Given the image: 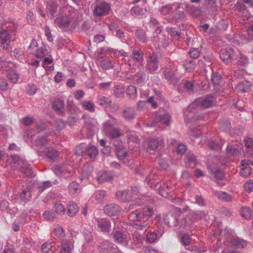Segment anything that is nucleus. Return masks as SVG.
Listing matches in <instances>:
<instances>
[{
  "mask_svg": "<svg viewBox=\"0 0 253 253\" xmlns=\"http://www.w3.org/2000/svg\"><path fill=\"white\" fill-rule=\"evenodd\" d=\"M13 52L14 57L17 59H23L25 57L24 51L22 48H16Z\"/></svg>",
  "mask_w": 253,
  "mask_h": 253,
  "instance_id": "52",
  "label": "nucleus"
},
{
  "mask_svg": "<svg viewBox=\"0 0 253 253\" xmlns=\"http://www.w3.org/2000/svg\"><path fill=\"white\" fill-rule=\"evenodd\" d=\"M98 227L101 232H109L111 230L110 221L108 218H100L96 220Z\"/></svg>",
  "mask_w": 253,
  "mask_h": 253,
  "instance_id": "11",
  "label": "nucleus"
},
{
  "mask_svg": "<svg viewBox=\"0 0 253 253\" xmlns=\"http://www.w3.org/2000/svg\"><path fill=\"white\" fill-rule=\"evenodd\" d=\"M183 66L186 71L191 72L195 69L196 64L193 60H185L184 61Z\"/></svg>",
  "mask_w": 253,
  "mask_h": 253,
  "instance_id": "43",
  "label": "nucleus"
},
{
  "mask_svg": "<svg viewBox=\"0 0 253 253\" xmlns=\"http://www.w3.org/2000/svg\"><path fill=\"white\" fill-rule=\"evenodd\" d=\"M68 191L70 195H76L81 192V187L79 183L72 181L68 186Z\"/></svg>",
  "mask_w": 253,
  "mask_h": 253,
  "instance_id": "27",
  "label": "nucleus"
},
{
  "mask_svg": "<svg viewBox=\"0 0 253 253\" xmlns=\"http://www.w3.org/2000/svg\"><path fill=\"white\" fill-rule=\"evenodd\" d=\"M113 244L109 241L105 240L101 243L98 247L100 253H107L110 252Z\"/></svg>",
  "mask_w": 253,
  "mask_h": 253,
  "instance_id": "23",
  "label": "nucleus"
},
{
  "mask_svg": "<svg viewBox=\"0 0 253 253\" xmlns=\"http://www.w3.org/2000/svg\"><path fill=\"white\" fill-rule=\"evenodd\" d=\"M116 196L118 200L123 202H130L132 200L131 193L128 190L118 191L116 192Z\"/></svg>",
  "mask_w": 253,
  "mask_h": 253,
  "instance_id": "13",
  "label": "nucleus"
},
{
  "mask_svg": "<svg viewBox=\"0 0 253 253\" xmlns=\"http://www.w3.org/2000/svg\"><path fill=\"white\" fill-rule=\"evenodd\" d=\"M57 4L55 0H50L47 2L46 12L49 13L52 18L56 12Z\"/></svg>",
  "mask_w": 253,
  "mask_h": 253,
  "instance_id": "30",
  "label": "nucleus"
},
{
  "mask_svg": "<svg viewBox=\"0 0 253 253\" xmlns=\"http://www.w3.org/2000/svg\"><path fill=\"white\" fill-rule=\"evenodd\" d=\"M31 191L28 188L24 189L19 194L20 199L25 202L29 201L31 198Z\"/></svg>",
  "mask_w": 253,
  "mask_h": 253,
  "instance_id": "42",
  "label": "nucleus"
},
{
  "mask_svg": "<svg viewBox=\"0 0 253 253\" xmlns=\"http://www.w3.org/2000/svg\"><path fill=\"white\" fill-rule=\"evenodd\" d=\"M83 108L91 112H94L95 111V105L90 101H84L81 102Z\"/></svg>",
  "mask_w": 253,
  "mask_h": 253,
  "instance_id": "48",
  "label": "nucleus"
},
{
  "mask_svg": "<svg viewBox=\"0 0 253 253\" xmlns=\"http://www.w3.org/2000/svg\"><path fill=\"white\" fill-rule=\"evenodd\" d=\"M83 233L86 243L90 246H93L95 244V242L93 239V233H92V229L88 226L84 227L83 230Z\"/></svg>",
  "mask_w": 253,
  "mask_h": 253,
  "instance_id": "14",
  "label": "nucleus"
},
{
  "mask_svg": "<svg viewBox=\"0 0 253 253\" xmlns=\"http://www.w3.org/2000/svg\"><path fill=\"white\" fill-rule=\"evenodd\" d=\"M136 88L133 85H129L126 90V94L129 98H133L136 96Z\"/></svg>",
  "mask_w": 253,
  "mask_h": 253,
  "instance_id": "57",
  "label": "nucleus"
},
{
  "mask_svg": "<svg viewBox=\"0 0 253 253\" xmlns=\"http://www.w3.org/2000/svg\"><path fill=\"white\" fill-rule=\"evenodd\" d=\"M46 149L45 154L48 159L53 160L58 157V152L55 149L53 148H47Z\"/></svg>",
  "mask_w": 253,
  "mask_h": 253,
  "instance_id": "47",
  "label": "nucleus"
},
{
  "mask_svg": "<svg viewBox=\"0 0 253 253\" xmlns=\"http://www.w3.org/2000/svg\"><path fill=\"white\" fill-rule=\"evenodd\" d=\"M237 60V63L238 65L245 66L248 63V59L242 54H240V56L235 57Z\"/></svg>",
  "mask_w": 253,
  "mask_h": 253,
  "instance_id": "54",
  "label": "nucleus"
},
{
  "mask_svg": "<svg viewBox=\"0 0 253 253\" xmlns=\"http://www.w3.org/2000/svg\"><path fill=\"white\" fill-rule=\"evenodd\" d=\"M9 29L1 30L0 32V47L4 50H7L9 47L11 41V37L9 34Z\"/></svg>",
  "mask_w": 253,
  "mask_h": 253,
  "instance_id": "2",
  "label": "nucleus"
},
{
  "mask_svg": "<svg viewBox=\"0 0 253 253\" xmlns=\"http://www.w3.org/2000/svg\"><path fill=\"white\" fill-rule=\"evenodd\" d=\"M38 58H43L47 54V50L45 46H42L38 48L34 54Z\"/></svg>",
  "mask_w": 253,
  "mask_h": 253,
  "instance_id": "55",
  "label": "nucleus"
},
{
  "mask_svg": "<svg viewBox=\"0 0 253 253\" xmlns=\"http://www.w3.org/2000/svg\"><path fill=\"white\" fill-rule=\"evenodd\" d=\"M192 216V220L195 222L199 220H207L208 212L204 211H195L190 214Z\"/></svg>",
  "mask_w": 253,
  "mask_h": 253,
  "instance_id": "17",
  "label": "nucleus"
},
{
  "mask_svg": "<svg viewBox=\"0 0 253 253\" xmlns=\"http://www.w3.org/2000/svg\"><path fill=\"white\" fill-rule=\"evenodd\" d=\"M135 35L140 42L142 43L147 42L148 38L144 30L142 29H137L135 32Z\"/></svg>",
  "mask_w": 253,
  "mask_h": 253,
  "instance_id": "31",
  "label": "nucleus"
},
{
  "mask_svg": "<svg viewBox=\"0 0 253 253\" xmlns=\"http://www.w3.org/2000/svg\"><path fill=\"white\" fill-rule=\"evenodd\" d=\"M195 222L192 220V216L190 214L183 219L182 221L180 222L179 225L183 228L188 229L191 228L192 227L193 224Z\"/></svg>",
  "mask_w": 253,
  "mask_h": 253,
  "instance_id": "34",
  "label": "nucleus"
},
{
  "mask_svg": "<svg viewBox=\"0 0 253 253\" xmlns=\"http://www.w3.org/2000/svg\"><path fill=\"white\" fill-rule=\"evenodd\" d=\"M117 157L120 160H124L127 154V150L122 144L115 145Z\"/></svg>",
  "mask_w": 253,
  "mask_h": 253,
  "instance_id": "22",
  "label": "nucleus"
},
{
  "mask_svg": "<svg viewBox=\"0 0 253 253\" xmlns=\"http://www.w3.org/2000/svg\"><path fill=\"white\" fill-rule=\"evenodd\" d=\"M113 175L106 171H100L98 174L97 180L99 183H103L106 182L113 180Z\"/></svg>",
  "mask_w": 253,
  "mask_h": 253,
  "instance_id": "18",
  "label": "nucleus"
},
{
  "mask_svg": "<svg viewBox=\"0 0 253 253\" xmlns=\"http://www.w3.org/2000/svg\"><path fill=\"white\" fill-rule=\"evenodd\" d=\"M240 214L241 216L247 219H250L252 217L253 211L248 207H243L240 210Z\"/></svg>",
  "mask_w": 253,
  "mask_h": 253,
  "instance_id": "41",
  "label": "nucleus"
},
{
  "mask_svg": "<svg viewBox=\"0 0 253 253\" xmlns=\"http://www.w3.org/2000/svg\"><path fill=\"white\" fill-rule=\"evenodd\" d=\"M167 31L173 39H178L181 35V33L176 31L175 28L168 27L167 28Z\"/></svg>",
  "mask_w": 253,
  "mask_h": 253,
  "instance_id": "50",
  "label": "nucleus"
},
{
  "mask_svg": "<svg viewBox=\"0 0 253 253\" xmlns=\"http://www.w3.org/2000/svg\"><path fill=\"white\" fill-rule=\"evenodd\" d=\"M113 239L115 242L118 244H121L123 246L126 247L130 240V237L126 233L116 231L113 234Z\"/></svg>",
  "mask_w": 253,
  "mask_h": 253,
  "instance_id": "3",
  "label": "nucleus"
},
{
  "mask_svg": "<svg viewBox=\"0 0 253 253\" xmlns=\"http://www.w3.org/2000/svg\"><path fill=\"white\" fill-rule=\"evenodd\" d=\"M67 213L69 216H75L79 211V208L78 206L73 202L69 203L66 207Z\"/></svg>",
  "mask_w": 253,
  "mask_h": 253,
  "instance_id": "21",
  "label": "nucleus"
},
{
  "mask_svg": "<svg viewBox=\"0 0 253 253\" xmlns=\"http://www.w3.org/2000/svg\"><path fill=\"white\" fill-rule=\"evenodd\" d=\"M123 117L127 121L133 120L135 117V111L133 108L129 107L125 108L122 112Z\"/></svg>",
  "mask_w": 253,
  "mask_h": 253,
  "instance_id": "28",
  "label": "nucleus"
},
{
  "mask_svg": "<svg viewBox=\"0 0 253 253\" xmlns=\"http://www.w3.org/2000/svg\"><path fill=\"white\" fill-rule=\"evenodd\" d=\"M219 128L223 131H228L230 129L231 124L227 119H222L219 122Z\"/></svg>",
  "mask_w": 253,
  "mask_h": 253,
  "instance_id": "46",
  "label": "nucleus"
},
{
  "mask_svg": "<svg viewBox=\"0 0 253 253\" xmlns=\"http://www.w3.org/2000/svg\"><path fill=\"white\" fill-rule=\"evenodd\" d=\"M110 9V5L106 2L97 3L94 8L93 14L96 16H104L108 14Z\"/></svg>",
  "mask_w": 253,
  "mask_h": 253,
  "instance_id": "4",
  "label": "nucleus"
},
{
  "mask_svg": "<svg viewBox=\"0 0 253 253\" xmlns=\"http://www.w3.org/2000/svg\"><path fill=\"white\" fill-rule=\"evenodd\" d=\"M159 145V141L157 139L153 138L149 141L148 148L150 150H155L158 148Z\"/></svg>",
  "mask_w": 253,
  "mask_h": 253,
  "instance_id": "56",
  "label": "nucleus"
},
{
  "mask_svg": "<svg viewBox=\"0 0 253 253\" xmlns=\"http://www.w3.org/2000/svg\"><path fill=\"white\" fill-rule=\"evenodd\" d=\"M7 77L10 82L15 84L16 83L18 80L19 78V74L16 71L12 70L9 71L7 73Z\"/></svg>",
  "mask_w": 253,
  "mask_h": 253,
  "instance_id": "45",
  "label": "nucleus"
},
{
  "mask_svg": "<svg viewBox=\"0 0 253 253\" xmlns=\"http://www.w3.org/2000/svg\"><path fill=\"white\" fill-rule=\"evenodd\" d=\"M128 218L132 221H141L142 219L141 213L138 210L133 211L129 214Z\"/></svg>",
  "mask_w": 253,
  "mask_h": 253,
  "instance_id": "44",
  "label": "nucleus"
},
{
  "mask_svg": "<svg viewBox=\"0 0 253 253\" xmlns=\"http://www.w3.org/2000/svg\"><path fill=\"white\" fill-rule=\"evenodd\" d=\"M242 149V145L237 142H233L228 144L226 151L228 155L231 156H238L240 153V151Z\"/></svg>",
  "mask_w": 253,
  "mask_h": 253,
  "instance_id": "9",
  "label": "nucleus"
},
{
  "mask_svg": "<svg viewBox=\"0 0 253 253\" xmlns=\"http://www.w3.org/2000/svg\"><path fill=\"white\" fill-rule=\"evenodd\" d=\"M252 84L249 81L245 80L240 82L237 85L235 89L238 93L248 92L251 90Z\"/></svg>",
  "mask_w": 253,
  "mask_h": 253,
  "instance_id": "12",
  "label": "nucleus"
},
{
  "mask_svg": "<svg viewBox=\"0 0 253 253\" xmlns=\"http://www.w3.org/2000/svg\"><path fill=\"white\" fill-rule=\"evenodd\" d=\"M164 231L163 230L158 231L156 232L155 231L153 232H149L146 235V240L148 242L153 243L156 242L163 234Z\"/></svg>",
  "mask_w": 253,
  "mask_h": 253,
  "instance_id": "19",
  "label": "nucleus"
},
{
  "mask_svg": "<svg viewBox=\"0 0 253 253\" xmlns=\"http://www.w3.org/2000/svg\"><path fill=\"white\" fill-rule=\"evenodd\" d=\"M130 13L133 16L141 18L147 14V10L146 8H142L138 5H136L131 8Z\"/></svg>",
  "mask_w": 253,
  "mask_h": 253,
  "instance_id": "16",
  "label": "nucleus"
},
{
  "mask_svg": "<svg viewBox=\"0 0 253 253\" xmlns=\"http://www.w3.org/2000/svg\"><path fill=\"white\" fill-rule=\"evenodd\" d=\"M52 108L56 111H61L64 108V101L60 99L56 100L53 104Z\"/></svg>",
  "mask_w": 253,
  "mask_h": 253,
  "instance_id": "51",
  "label": "nucleus"
},
{
  "mask_svg": "<svg viewBox=\"0 0 253 253\" xmlns=\"http://www.w3.org/2000/svg\"><path fill=\"white\" fill-rule=\"evenodd\" d=\"M170 116L168 114H165L164 115L157 116L155 119L156 123L160 122L162 124L169 125L170 122Z\"/></svg>",
  "mask_w": 253,
  "mask_h": 253,
  "instance_id": "38",
  "label": "nucleus"
},
{
  "mask_svg": "<svg viewBox=\"0 0 253 253\" xmlns=\"http://www.w3.org/2000/svg\"><path fill=\"white\" fill-rule=\"evenodd\" d=\"M214 194L218 199L225 202H230L233 200V197L231 195L225 192L215 191Z\"/></svg>",
  "mask_w": 253,
  "mask_h": 253,
  "instance_id": "36",
  "label": "nucleus"
},
{
  "mask_svg": "<svg viewBox=\"0 0 253 253\" xmlns=\"http://www.w3.org/2000/svg\"><path fill=\"white\" fill-rule=\"evenodd\" d=\"M8 161L13 167H17L20 164L21 162L24 164V160L22 159H21L19 156L16 155H11L9 158Z\"/></svg>",
  "mask_w": 253,
  "mask_h": 253,
  "instance_id": "33",
  "label": "nucleus"
},
{
  "mask_svg": "<svg viewBox=\"0 0 253 253\" xmlns=\"http://www.w3.org/2000/svg\"><path fill=\"white\" fill-rule=\"evenodd\" d=\"M185 162L190 167L194 168L197 164L196 156L193 153H188L185 158Z\"/></svg>",
  "mask_w": 253,
  "mask_h": 253,
  "instance_id": "37",
  "label": "nucleus"
},
{
  "mask_svg": "<svg viewBox=\"0 0 253 253\" xmlns=\"http://www.w3.org/2000/svg\"><path fill=\"white\" fill-rule=\"evenodd\" d=\"M245 152L250 156L253 157V139L250 138L245 140Z\"/></svg>",
  "mask_w": 253,
  "mask_h": 253,
  "instance_id": "35",
  "label": "nucleus"
},
{
  "mask_svg": "<svg viewBox=\"0 0 253 253\" xmlns=\"http://www.w3.org/2000/svg\"><path fill=\"white\" fill-rule=\"evenodd\" d=\"M54 233L55 235L58 238H63L65 236L64 230L61 226H57L54 229Z\"/></svg>",
  "mask_w": 253,
  "mask_h": 253,
  "instance_id": "62",
  "label": "nucleus"
},
{
  "mask_svg": "<svg viewBox=\"0 0 253 253\" xmlns=\"http://www.w3.org/2000/svg\"><path fill=\"white\" fill-rule=\"evenodd\" d=\"M215 98L211 96L208 95L205 98H200L196 99L194 104L203 108H209L214 104Z\"/></svg>",
  "mask_w": 253,
  "mask_h": 253,
  "instance_id": "5",
  "label": "nucleus"
},
{
  "mask_svg": "<svg viewBox=\"0 0 253 253\" xmlns=\"http://www.w3.org/2000/svg\"><path fill=\"white\" fill-rule=\"evenodd\" d=\"M55 245L53 242L47 241L44 243L42 246V251L43 253H48L52 249L53 245Z\"/></svg>",
  "mask_w": 253,
  "mask_h": 253,
  "instance_id": "60",
  "label": "nucleus"
},
{
  "mask_svg": "<svg viewBox=\"0 0 253 253\" xmlns=\"http://www.w3.org/2000/svg\"><path fill=\"white\" fill-rule=\"evenodd\" d=\"M53 170L56 175L64 176L65 178H68L73 174V171L67 170L65 166H55L53 168Z\"/></svg>",
  "mask_w": 253,
  "mask_h": 253,
  "instance_id": "10",
  "label": "nucleus"
},
{
  "mask_svg": "<svg viewBox=\"0 0 253 253\" xmlns=\"http://www.w3.org/2000/svg\"><path fill=\"white\" fill-rule=\"evenodd\" d=\"M105 196L106 192L105 191L103 190H97L94 193L95 199L98 203L101 202L102 201L103 199L105 197Z\"/></svg>",
  "mask_w": 253,
  "mask_h": 253,
  "instance_id": "63",
  "label": "nucleus"
},
{
  "mask_svg": "<svg viewBox=\"0 0 253 253\" xmlns=\"http://www.w3.org/2000/svg\"><path fill=\"white\" fill-rule=\"evenodd\" d=\"M236 55V51L231 47L223 48L220 51V57L226 64H232Z\"/></svg>",
  "mask_w": 253,
  "mask_h": 253,
  "instance_id": "1",
  "label": "nucleus"
},
{
  "mask_svg": "<svg viewBox=\"0 0 253 253\" xmlns=\"http://www.w3.org/2000/svg\"><path fill=\"white\" fill-rule=\"evenodd\" d=\"M85 148V152L90 158H94L98 153L96 147L89 144Z\"/></svg>",
  "mask_w": 253,
  "mask_h": 253,
  "instance_id": "29",
  "label": "nucleus"
},
{
  "mask_svg": "<svg viewBox=\"0 0 253 253\" xmlns=\"http://www.w3.org/2000/svg\"><path fill=\"white\" fill-rule=\"evenodd\" d=\"M179 219V213L177 212H169L165 218V222L169 227H173L180 223Z\"/></svg>",
  "mask_w": 253,
  "mask_h": 253,
  "instance_id": "6",
  "label": "nucleus"
},
{
  "mask_svg": "<svg viewBox=\"0 0 253 253\" xmlns=\"http://www.w3.org/2000/svg\"><path fill=\"white\" fill-rule=\"evenodd\" d=\"M135 171L136 173L140 174L141 175H145L147 174V177L145 178V181L148 184H151V180L153 179L155 176V174H148L151 171V169H146L144 168H135Z\"/></svg>",
  "mask_w": 253,
  "mask_h": 253,
  "instance_id": "15",
  "label": "nucleus"
},
{
  "mask_svg": "<svg viewBox=\"0 0 253 253\" xmlns=\"http://www.w3.org/2000/svg\"><path fill=\"white\" fill-rule=\"evenodd\" d=\"M125 88L120 84H116L113 88V94L116 98H120L123 96Z\"/></svg>",
  "mask_w": 253,
  "mask_h": 253,
  "instance_id": "40",
  "label": "nucleus"
},
{
  "mask_svg": "<svg viewBox=\"0 0 253 253\" xmlns=\"http://www.w3.org/2000/svg\"><path fill=\"white\" fill-rule=\"evenodd\" d=\"M233 244L237 248H244L247 245L246 241L238 238L234 239Z\"/></svg>",
  "mask_w": 253,
  "mask_h": 253,
  "instance_id": "49",
  "label": "nucleus"
},
{
  "mask_svg": "<svg viewBox=\"0 0 253 253\" xmlns=\"http://www.w3.org/2000/svg\"><path fill=\"white\" fill-rule=\"evenodd\" d=\"M98 104L104 107H111L112 101L107 97L99 95L97 97Z\"/></svg>",
  "mask_w": 253,
  "mask_h": 253,
  "instance_id": "32",
  "label": "nucleus"
},
{
  "mask_svg": "<svg viewBox=\"0 0 253 253\" xmlns=\"http://www.w3.org/2000/svg\"><path fill=\"white\" fill-rule=\"evenodd\" d=\"M54 22L60 27L66 28L69 25L71 20L68 16L65 15L56 18Z\"/></svg>",
  "mask_w": 253,
  "mask_h": 253,
  "instance_id": "24",
  "label": "nucleus"
},
{
  "mask_svg": "<svg viewBox=\"0 0 253 253\" xmlns=\"http://www.w3.org/2000/svg\"><path fill=\"white\" fill-rule=\"evenodd\" d=\"M146 77V73L142 71H139L133 76H131V78H133V80L135 81V84L140 86L144 84Z\"/></svg>",
  "mask_w": 253,
  "mask_h": 253,
  "instance_id": "20",
  "label": "nucleus"
},
{
  "mask_svg": "<svg viewBox=\"0 0 253 253\" xmlns=\"http://www.w3.org/2000/svg\"><path fill=\"white\" fill-rule=\"evenodd\" d=\"M104 213L108 216H115L121 211L120 207L115 203H110L105 205L103 209Z\"/></svg>",
  "mask_w": 253,
  "mask_h": 253,
  "instance_id": "8",
  "label": "nucleus"
},
{
  "mask_svg": "<svg viewBox=\"0 0 253 253\" xmlns=\"http://www.w3.org/2000/svg\"><path fill=\"white\" fill-rule=\"evenodd\" d=\"M146 63L159 64V58L157 54L154 52L149 53Z\"/></svg>",
  "mask_w": 253,
  "mask_h": 253,
  "instance_id": "58",
  "label": "nucleus"
},
{
  "mask_svg": "<svg viewBox=\"0 0 253 253\" xmlns=\"http://www.w3.org/2000/svg\"><path fill=\"white\" fill-rule=\"evenodd\" d=\"M222 77L220 75L216 73H213L211 77V81L214 85H218L221 82Z\"/></svg>",
  "mask_w": 253,
  "mask_h": 253,
  "instance_id": "59",
  "label": "nucleus"
},
{
  "mask_svg": "<svg viewBox=\"0 0 253 253\" xmlns=\"http://www.w3.org/2000/svg\"><path fill=\"white\" fill-rule=\"evenodd\" d=\"M188 54L192 59H196L200 56V51L197 48H191L189 51Z\"/></svg>",
  "mask_w": 253,
  "mask_h": 253,
  "instance_id": "64",
  "label": "nucleus"
},
{
  "mask_svg": "<svg viewBox=\"0 0 253 253\" xmlns=\"http://www.w3.org/2000/svg\"><path fill=\"white\" fill-rule=\"evenodd\" d=\"M100 66L104 70H109L113 68L114 64L109 59H104L100 63Z\"/></svg>",
  "mask_w": 253,
  "mask_h": 253,
  "instance_id": "53",
  "label": "nucleus"
},
{
  "mask_svg": "<svg viewBox=\"0 0 253 253\" xmlns=\"http://www.w3.org/2000/svg\"><path fill=\"white\" fill-rule=\"evenodd\" d=\"M143 56L144 53L141 49L136 50L133 49L132 50L131 57L136 62L138 63H142L144 60Z\"/></svg>",
  "mask_w": 253,
  "mask_h": 253,
  "instance_id": "25",
  "label": "nucleus"
},
{
  "mask_svg": "<svg viewBox=\"0 0 253 253\" xmlns=\"http://www.w3.org/2000/svg\"><path fill=\"white\" fill-rule=\"evenodd\" d=\"M154 189L157 190L158 193L163 197H168L169 193L172 190V188L169 185L167 182H164L163 185L161 183H157L155 184Z\"/></svg>",
  "mask_w": 253,
  "mask_h": 253,
  "instance_id": "7",
  "label": "nucleus"
},
{
  "mask_svg": "<svg viewBox=\"0 0 253 253\" xmlns=\"http://www.w3.org/2000/svg\"><path fill=\"white\" fill-rule=\"evenodd\" d=\"M145 69L147 72L151 74H155L158 73L159 66V64L146 63Z\"/></svg>",
  "mask_w": 253,
  "mask_h": 253,
  "instance_id": "39",
  "label": "nucleus"
},
{
  "mask_svg": "<svg viewBox=\"0 0 253 253\" xmlns=\"http://www.w3.org/2000/svg\"><path fill=\"white\" fill-rule=\"evenodd\" d=\"M73 243L71 241L62 242L60 249V253H71L73 249Z\"/></svg>",
  "mask_w": 253,
  "mask_h": 253,
  "instance_id": "26",
  "label": "nucleus"
},
{
  "mask_svg": "<svg viewBox=\"0 0 253 253\" xmlns=\"http://www.w3.org/2000/svg\"><path fill=\"white\" fill-rule=\"evenodd\" d=\"M54 208L55 212L57 213L60 215H63L65 213V208L61 203H56L54 205Z\"/></svg>",
  "mask_w": 253,
  "mask_h": 253,
  "instance_id": "61",
  "label": "nucleus"
}]
</instances>
